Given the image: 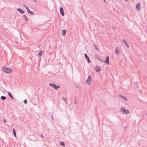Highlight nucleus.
Here are the masks:
<instances>
[{
    "instance_id": "obj_1",
    "label": "nucleus",
    "mask_w": 147,
    "mask_h": 147,
    "mask_svg": "<svg viewBox=\"0 0 147 147\" xmlns=\"http://www.w3.org/2000/svg\"><path fill=\"white\" fill-rule=\"evenodd\" d=\"M2 70L4 72L7 73H9L12 71L11 69L4 67H2Z\"/></svg>"
},
{
    "instance_id": "obj_2",
    "label": "nucleus",
    "mask_w": 147,
    "mask_h": 147,
    "mask_svg": "<svg viewBox=\"0 0 147 147\" xmlns=\"http://www.w3.org/2000/svg\"><path fill=\"white\" fill-rule=\"evenodd\" d=\"M49 85L56 90L58 89L60 87L59 85L56 86L55 84L53 83H49Z\"/></svg>"
},
{
    "instance_id": "obj_3",
    "label": "nucleus",
    "mask_w": 147,
    "mask_h": 147,
    "mask_svg": "<svg viewBox=\"0 0 147 147\" xmlns=\"http://www.w3.org/2000/svg\"><path fill=\"white\" fill-rule=\"evenodd\" d=\"M121 111L123 114H127L129 113V111L128 109H125L124 107H122L120 109Z\"/></svg>"
},
{
    "instance_id": "obj_4",
    "label": "nucleus",
    "mask_w": 147,
    "mask_h": 147,
    "mask_svg": "<svg viewBox=\"0 0 147 147\" xmlns=\"http://www.w3.org/2000/svg\"><path fill=\"white\" fill-rule=\"evenodd\" d=\"M92 82L91 76L90 75L88 76L87 80L86 81V83L88 85L91 84Z\"/></svg>"
},
{
    "instance_id": "obj_5",
    "label": "nucleus",
    "mask_w": 147,
    "mask_h": 147,
    "mask_svg": "<svg viewBox=\"0 0 147 147\" xmlns=\"http://www.w3.org/2000/svg\"><path fill=\"white\" fill-rule=\"evenodd\" d=\"M61 15L63 16H64L65 15V13L63 12V9L62 7H61L59 9Z\"/></svg>"
},
{
    "instance_id": "obj_6",
    "label": "nucleus",
    "mask_w": 147,
    "mask_h": 147,
    "mask_svg": "<svg viewBox=\"0 0 147 147\" xmlns=\"http://www.w3.org/2000/svg\"><path fill=\"white\" fill-rule=\"evenodd\" d=\"M84 56L85 57V58L87 60L88 62L89 63H90V60L89 58V57L87 55V54L86 53L84 54Z\"/></svg>"
},
{
    "instance_id": "obj_7",
    "label": "nucleus",
    "mask_w": 147,
    "mask_h": 147,
    "mask_svg": "<svg viewBox=\"0 0 147 147\" xmlns=\"http://www.w3.org/2000/svg\"><path fill=\"white\" fill-rule=\"evenodd\" d=\"M28 13L31 15H33L34 14V13L32 11H30V9L28 8L26 9Z\"/></svg>"
},
{
    "instance_id": "obj_8",
    "label": "nucleus",
    "mask_w": 147,
    "mask_h": 147,
    "mask_svg": "<svg viewBox=\"0 0 147 147\" xmlns=\"http://www.w3.org/2000/svg\"><path fill=\"white\" fill-rule=\"evenodd\" d=\"M107 58L104 61V62L106 63L109 64V58L108 56H107L106 57Z\"/></svg>"
},
{
    "instance_id": "obj_9",
    "label": "nucleus",
    "mask_w": 147,
    "mask_h": 147,
    "mask_svg": "<svg viewBox=\"0 0 147 147\" xmlns=\"http://www.w3.org/2000/svg\"><path fill=\"white\" fill-rule=\"evenodd\" d=\"M17 11H19L20 14H23L24 13V11H23L22 9L20 8H17Z\"/></svg>"
},
{
    "instance_id": "obj_10",
    "label": "nucleus",
    "mask_w": 147,
    "mask_h": 147,
    "mask_svg": "<svg viewBox=\"0 0 147 147\" xmlns=\"http://www.w3.org/2000/svg\"><path fill=\"white\" fill-rule=\"evenodd\" d=\"M95 70L96 72H99L100 71V68H99L98 66L97 65H96L95 67Z\"/></svg>"
},
{
    "instance_id": "obj_11",
    "label": "nucleus",
    "mask_w": 147,
    "mask_h": 147,
    "mask_svg": "<svg viewBox=\"0 0 147 147\" xmlns=\"http://www.w3.org/2000/svg\"><path fill=\"white\" fill-rule=\"evenodd\" d=\"M119 96L120 97H121V98L124 99V100H125V101H127V99L126 97L123 96L122 95H119Z\"/></svg>"
},
{
    "instance_id": "obj_12",
    "label": "nucleus",
    "mask_w": 147,
    "mask_h": 147,
    "mask_svg": "<svg viewBox=\"0 0 147 147\" xmlns=\"http://www.w3.org/2000/svg\"><path fill=\"white\" fill-rule=\"evenodd\" d=\"M122 41L123 42V43H125V46H126V47L127 48H129V46L127 43L126 41L125 40L123 39L122 40Z\"/></svg>"
},
{
    "instance_id": "obj_13",
    "label": "nucleus",
    "mask_w": 147,
    "mask_h": 147,
    "mask_svg": "<svg viewBox=\"0 0 147 147\" xmlns=\"http://www.w3.org/2000/svg\"><path fill=\"white\" fill-rule=\"evenodd\" d=\"M140 3H138L136 5V7L137 10L138 11L140 9Z\"/></svg>"
},
{
    "instance_id": "obj_14",
    "label": "nucleus",
    "mask_w": 147,
    "mask_h": 147,
    "mask_svg": "<svg viewBox=\"0 0 147 147\" xmlns=\"http://www.w3.org/2000/svg\"><path fill=\"white\" fill-rule=\"evenodd\" d=\"M66 32V31L64 29L62 31V36H64Z\"/></svg>"
},
{
    "instance_id": "obj_15",
    "label": "nucleus",
    "mask_w": 147,
    "mask_h": 147,
    "mask_svg": "<svg viewBox=\"0 0 147 147\" xmlns=\"http://www.w3.org/2000/svg\"><path fill=\"white\" fill-rule=\"evenodd\" d=\"M115 53L117 55L119 53V49L117 47H116L115 48Z\"/></svg>"
},
{
    "instance_id": "obj_16",
    "label": "nucleus",
    "mask_w": 147,
    "mask_h": 147,
    "mask_svg": "<svg viewBox=\"0 0 147 147\" xmlns=\"http://www.w3.org/2000/svg\"><path fill=\"white\" fill-rule=\"evenodd\" d=\"M42 50H40L39 51L38 54V57L40 56H41L42 55Z\"/></svg>"
},
{
    "instance_id": "obj_17",
    "label": "nucleus",
    "mask_w": 147,
    "mask_h": 147,
    "mask_svg": "<svg viewBox=\"0 0 147 147\" xmlns=\"http://www.w3.org/2000/svg\"><path fill=\"white\" fill-rule=\"evenodd\" d=\"M23 17H24L25 20L27 22L28 21V19L26 16L25 15H24L23 16Z\"/></svg>"
},
{
    "instance_id": "obj_18",
    "label": "nucleus",
    "mask_w": 147,
    "mask_h": 147,
    "mask_svg": "<svg viewBox=\"0 0 147 147\" xmlns=\"http://www.w3.org/2000/svg\"><path fill=\"white\" fill-rule=\"evenodd\" d=\"M8 94L9 96L12 99H13V97L11 94V93L10 92H8Z\"/></svg>"
},
{
    "instance_id": "obj_19",
    "label": "nucleus",
    "mask_w": 147,
    "mask_h": 147,
    "mask_svg": "<svg viewBox=\"0 0 147 147\" xmlns=\"http://www.w3.org/2000/svg\"><path fill=\"white\" fill-rule=\"evenodd\" d=\"M96 59L99 61H101L100 57L98 56L97 54L96 55Z\"/></svg>"
},
{
    "instance_id": "obj_20",
    "label": "nucleus",
    "mask_w": 147,
    "mask_h": 147,
    "mask_svg": "<svg viewBox=\"0 0 147 147\" xmlns=\"http://www.w3.org/2000/svg\"><path fill=\"white\" fill-rule=\"evenodd\" d=\"M60 144L61 146H63L64 147L65 146L64 143L63 142H60Z\"/></svg>"
},
{
    "instance_id": "obj_21",
    "label": "nucleus",
    "mask_w": 147,
    "mask_h": 147,
    "mask_svg": "<svg viewBox=\"0 0 147 147\" xmlns=\"http://www.w3.org/2000/svg\"><path fill=\"white\" fill-rule=\"evenodd\" d=\"M13 133L15 137H16V135L15 131V129L14 128H13Z\"/></svg>"
},
{
    "instance_id": "obj_22",
    "label": "nucleus",
    "mask_w": 147,
    "mask_h": 147,
    "mask_svg": "<svg viewBox=\"0 0 147 147\" xmlns=\"http://www.w3.org/2000/svg\"><path fill=\"white\" fill-rule=\"evenodd\" d=\"M1 98L3 100H4L6 98V97L2 96L1 97Z\"/></svg>"
},
{
    "instance_id": "obj_23",
    "label": "nucleus",
    "mask_w": 147,
    "mask_h": 147,
    "mask_svg": "<svg viewBox=\"0 0 147 147\" xmlns=\"http://www.w3.org/2000/svg\"><path fill=\"white\" fill-rule=\"evenodd\" d=\"M62 100H63L65 101V103L66 104H67V101L65 100V98L63 97H62Z\"/></svg>"
},
{
    "instance_id": "obj_24",
    "label": "nucleus",
    "mask_w": 147,
    "mask_h": 147,
    "mask_svg": "<svg viewBox=\"0 0 147 147\" xmlns=\"http://www.w3.org/2000/svg\"><path fill=\"white\" fill-rule=\"evenodd\" d=\"M74 103L75 104H77V99L76 98H75L74 100Z\"/></svg>"
},
{
    "instance_id": "obj_25",
    "label": "nucleus",
    "mask_w": 147,
    "mask_h": 147,
    "mask_svg": "<svg viewBox=\"0 0 147 147\" xmlns=\"http://www.w3.org/2000/svg\"><path fill=\"white\" fill-rule=\"evenodd\" d=\"M23 6L27 9L28 7H27L26 5H25L24 4L23 5Z\"/></svg>"
},
{
    "instance_id": "obj_26",
    "label": "nucleus",
    "mask_w": 147,
    "mask_h": 147,
    "mask_svg": "<svg viewBox=\"0 0 147 147\" xmlns=\"http://www.w3.org/2000/svg\"><path fill=\"white\" fill-rule=\"evenodd\" d=\"M23 102L25 104H26L27 103V100L26 99H25L24 100Z\"/></svg>"
},
{
    "instance_id": "obj_27",
    "label": "nucleus",
    "mask_w": 147,
    "mask_h": 147,
    "mask_svg": "<svg viewBox=\"0 0 147 147\" xmlns=\"http://www.w3.org/2000/svg\"><path fill=\"white\" fill-rule=\"evenodd\" d=\"M6 122V120L5 119H4V123H5Z\"/></svg>"
},
{
    "instance_id": "obj_28",
    "label": "nucleus",
    "mask_w": 147,
    "mask_h": 147,
    "mask_svg": "<svg viewBox=\"0 0 147 147\" xmlns=\"http://www.w3.org/2000/svg\"><path fill=\"white\" fill-rule=\"evenodd\" d=\"M32 0L36 2H37V1L36 0Z\"/></svg>"
},
{
    "instance_id": "obj_29",
    "label": "nucleus",
    "mask_w": 147,
    "mask_h": 147,
    "mask_svg": "<svg viewBox=\"0 0 147 147\" xmlns=\"http://www.w3.org/2000/svg\"><path fill=\"white\" fill-rule=\"evenodd\" d=\"M41 137H42V138H43V136L42 134L41 135Z\"/></svg>"
},
{
    "instance_id": "obj_30",
    "label": "nucleus",
    "mask_w": 147,
    "mask_h": 147,
    "mask_svg": "<svg viewBox=\"0 0 147 147\" xmlns=\"http://www.w3.org/2000/svg\"><path fill=\"white\" fill-rule=\"evenodd\" d=\"M51 117L52 119L53 120V116H52V115L51 116Z\"/></svg>"
},
{
    "instance_id": "obj_31",
    "label": "nucleus",
    "mask_w": 147,
    "mask_h": 147,
    "mask_svg": "<svg viewBox=\"0 0 147 147\" xmlns=\"http://www.w3.org/2000/svg\"><path fill=\"white\" fill-rule=\"evenodd\" d=\"M94 46L95 47H96V45H95V44H94Z\"/></svg>"
},
{
    "instance_id": "obj_32",
    "label": "nucleus",
    "mask_w": 147,
    "mask_h": 147,
    "mask_svg": "<svg viewBox=\"0 0 147 147\" xmlns=\"http://www.w3.org/2000/svg\"><path fill=\"white\" fill-rule=\"evenodd\" d=\"M125 1H127V0H125Z\"/></svg>"
},
{
    "instance_id": "obj_33",
    "label": "nucleus",
    "mask_w": 147,
    "mask_h": 147,
    "mask_svg": "<svg viewBox=\"0 0 147 147\" xmlns=\"http://www.w3.org/2000/svg\"><path fill=\"white\" fill-rule=\"evenodd\" d=\"M96 49L97 50H98V49L97 48V47L96 48Z\"/></svg>"
},
{
    "instance_id": "obj_34",
    "label": "nucleus",
    "mask_w": 147,
    "mask_h": 147,
    "mask_svg": "<svg viewBox=\"0 0 147 147\" xmlns=\"http://www.w3.org/2000/svg\"><path fill=\"white\" fill-rule=\"evenodd\" d=\"M146 115H147V113H146Z\"/></svg>"
}]
</instances>
